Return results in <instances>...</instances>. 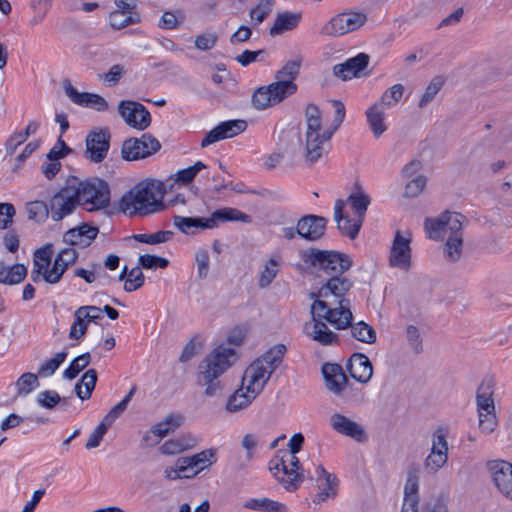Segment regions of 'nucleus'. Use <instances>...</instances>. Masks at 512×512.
<instances>
[{
    "label": "nucleus",
    "instance_id": "obj_1",
    "mask_svg": "<svg viewBox=\"0 0 512 512\" xmlns=\"http://www.w3.org/2000/svg\"><path fill=\"white\" fill-rule=\"evenodd\" d=\"M163 197V183L155 180L142 181L122 196L119 207L126 215L146 216L163 210Z\"/></svg>",
    "mask_w": 512,
    "mask_h": 512
},
{
    "label": "nucleus",
    "instance_id": "obj_2",
    "mask_svg": "<svg viewBox=\"0 0 512 512\" xmlns=\"http://www.w3.org/2000/svg\"><path fill=\"white\" fill-rule=\"evenodd\" d=\"M235 360L234 349L218 346L200 362L197 383L206 387L204 390L206 397H216L221 394L223 385L219 377Z\"/></svg>",
    "mask_w": 512,
    "mask_h": 512
},
{
    "label": "nucleus",
    "instance_id": "obj_3",
    "mask_svg": "<svg viewBox=\"0 0 512 512\" xmlns=\"http://www.w3.org/2000/svg\"><path fill=\"white\" fill-rule=\"evenodd\" d=\"M268 469L287 491H295L305 478V470L296 454L279 450L268 463Z\"/></svg>",
    "mask_w": 512,
    "mask_h": 512
},
{
    "label": "nucleus",
    "instance_id": "obj_4",
    "mask_svg": "<svg viewBox=\"0 0 512 512\" xmlns=\"http://www.w3.org/2000/svg\"><path fill=\"white\" fill-rule=\"evenodd\" d=\"M303 262L322 272L327 278L343 275L352 266L351 258L333 250L309 248L302 255Z\"/></svg>",
    "mask_w": 512,
    "mask_h": 512
},
{
    "label": "nucleus",
    "instance_id": "obj_5",
    "mask_svg": "<svg viewBox=\"0 0 512 512\" xmlns=\"http://www.w3.org/2000/svg\"><path fill=\"white\" fill-rule=\"evenodd\" d=\"M326 389L345 403L352 404L362 400L361 390L354 387L338 363H324L321 368Z\"/></svg>",
    "mask_w": 512,
    "mask_h": 512
},
{
    "label": "nucleus",
    "instance_id": "obj_6",
    "mask_svg": "<svg viewBox=\"0 0 512 512\" xmlns=\"http://www.w3.org/2000/svg\"><path fill=\"white\" fill-rule=\"evenodd\" d=\"M68 183L72 188V193L76 194L75 198L78 205L81 202L91 205L87 208L89 211L102 209L108 206L110 201V190L105 181L97 179L93 182H83L73 177L68 180Z\"/></svg>",
    "mask_w": 512,
    "mask_h": 512
},
{
    "label": "nucleus",
    "instance_id": "obj_7",
    "mask_svg": "<svg viewBox=\"0 0 512 512\" xmlns=\"http://www.w3.org/2000/svg\"><path fill=\"white\" fill-rule=\"evenodd\" d=\"M350 306V300H340L339 303H335L329 300L315 299L311 305V315L329 323L337 330H343L348 328L353 320Z\"/></svg>",
    "mask_w": 512,
    "mask_h": 512
},
{
    "label": "nucleus",
    "instance_id": "obj_8",
    "mask_svg": "<svg viewBox=\"0 0 512 512\" xmlns=\"http://www.w3.org/2000/svg\"><path fill=\"white\" fill-rule=\"evenodd\" d=\"M161 149L160 142L151 134L145 133L140 138H128L121 147V156L126 161L145 159Z\"/></svg>",
    "mask_w": 512,
    "mask_h": 512
},
{
    "label": "nucleus",
    "instance_id": "obj_9",
    "mask_svg": "<svg viewBox=\"0 0 512 512\" xmlns=\"http://www.w3.org/2000/svg\"><path fill=\"white\" fill-rule=\"evenodd\" d=\"M456 221L460 225V231H463L464 222L467 218L456 212L444 211L437 218H426L424 227L430 239L440 241L451 235L452 222Z\"/></svg>",
    "mask_w": 512,
    "mask_h": 512
},
{
    "label": "nucleus",
    "instance_id": "obj_10",
    "mask_svg": "<svg viewBox=\"0 0 512 512\" xmlns=\"http://www.w3.org/2000/svg\"><path fill=\"white\" fill-rule=\"evenodd\" d=\"M111 141L109 128H94L85 139V157L93 163H101L107 156Z\"/></svg>",
    "mask_w": 512,
    "mask_h": 512
},
{
    "label": "nucleus",
    "instance_id": "obj_11",
    "mask_svg": "<svg viewBox=\"0 0 512 512\" xmlns=\"http://www.w3.org/2000/svg\"><path fill=\"white\" fill-rule=\"evenodd\" d=\"M366 20V15L360 12L340 13L321 28V33L329 36L344 35L363 26Z\"/></svg>",
    "mask_w": 512,
    "mask_h": 512
},
{
    "label": "nucleus",
    "instance_id": "obj_12",
    "mask_svg": "<svg viewBox=\"0 0 512 512\" xmlns=\"http://www.w3.org/2000/svg\"><path fill=\"white\" fill-rule=\"evenodd\" d=\"M118 112L126 124L138 130H145L151 124V115L147 108L136 101L122 100Z\"/></svg>",
    "mask_w": 512,
    "mask_h": 512
},
{
    "label": "nucleus",
    "instance_id": "obj_13",
    "mask_svg": "<svg viewBox=\"0 0 512 512\" xmlns=\"http://www.w3.org/2000/svg\"><path fill=\"white\" fill-rule=\"evenodd\" d=\"M216 461V450L211 448L192 456L179 458L176 462V466L178 467V471L183 473V477L192 478Z\"/></svg>",
    "mask_w": 512,
    "mask_h": 512
},
{
    "label": "nucleus",
    "instance_id": "obj_14",
    "mask_svg": "<svg viewBox=\"0 0 512 512\" xmlns=\"http://www.w3.org/2000/svg\"><path fill=\"white\" fill-rule=\"evenodd\" d=\"M76 194L72 193L69 183L62 187L50 199L49 209L53 221H61L64 217L72 214L78 203L75 198Z\"/></svg>",
    "mask_w": 512,
    "mask_h": 512
},
{
    "label": "nucleus",
    "instance_id": "obj_15",
    "mask_svg": "<svg viewBox=\"0 0 512 512\" xmlns=\"http://www.w3.org/2000/svg\"><path fill=\"white\" fill-rule=\"evenodd\" d=\"M411 240L397 231L389 253V265L403 271H409L412 266Z\"/></svg>",
    "mask_w": 512,
    "mask_h": 512
},
{
    "label": "nucleus",
    "instance_id": "obj_16",
    "mask_svg": "<svg viewBox=\"0 0 512 512\" xmlns=\"http://www.w3.org/2000/svg\"><path fill=\"white\" fill-rule=\"evenodd\" d=\"M307 475L310 478H314V475H312L309 470H307ZM315 481L317 483L319 492L313 499L314 504H321L328 499H333L336 497L338 490V479L334 474L327 472L321 464L318 465L315 469Z\"/></svg>",
    "mask_w": 512,
    "mask_h": 512
},
{
    "label": "nucleus",
    "instance_id": "obj_17",
    "mask_svg": "<svg viewBox=\"0 0 512 512\" xmlns=\"http://www.w3.org/2000/svg\"><path fill=\"white\" fill-rule=\"evenodd\" d=\"M353 287V282L343 275L327 278L325 284H323L317 293H311V298L320 300H328L330 297L334 298L335 303H339L340 300H347L345 295Z\"/></svg>",
    "mask_w": 512,
    "mask_h": 512
},
{
    "label": "nucleus",
    "instance_id": "obj_18",
    "mask_svg": "<svg viewBox=\"0 0 512 512\" xmlns=\"http://www.w3.org/2000/svg\"><path fill=\"white\" fill-rule=\"evenodd\" d=\"M329 424L336 433L349 437L356 442L363 443L368 438L364 427L360 423L341 413H333L329 418Z\"/></svg>",
    "mask_w": 512,
    "mask_h": 512
},
{
    "label": "nucleus",
    "instance_id": "obj_19",
    "mask_svg": "<svg viewBox=\"0 0 512 512\" xmlns=\"http://www.w3.org/2000/svg\"><path fill=\"white\" fill-rule=\"evenodd\" d=\"M272 372L260 360H254L245 370L242 384L248 392L260 394L269 381Z\"/></svg>",
    "mask_w": 512,
    "mask_h": 512
},
{
    "label": "nucleus",
    "instance_id": "obj_20",
    "mask_svg": "<svg viewBox=\"0 0 512 512\" xmlns=\"http://www.w3.org/2000/svg\"><path fill=\"white\" fill-rule=\"evenodd\" d=\"M488 468L498 490L512 500V464L504 460H495L488 463Z\"/></svg>",
    "mask_w": 512,
    "mask_h": 512
},
{
    "label": "nucleus",
    "instance_id": "obj_21",
    "mask_svg": "<svg viewBox=\"0 0 512 512\" xmlns=\"http://www.w3.org/2000/svg\"><path fill=\"white\" fill-rule=\"evenodd\" d=\"M326 225L325 217L305 215L298 220V236L308 241H318L324 236Z\"/></svg>",
    "mask_w": 512,
    "mask_h": 512
},
{
    "label": "nucleus",
    "instance_id": "obj_22",
    "mask_svg": "<svg viewBox=\"0 0 512 512\" xmlns=\"http://www.w3.org/2000/svg\"><path fill=\"white\" fill-rule=\"evenodd\" d=\"M370 57L366 53H359L355 57L347 59L343 63L334 65L333 75L343 81L353 77H361V73L369 64Z\"/></svg>",
    "mask_w": 512,
    "mask_h": 512
},
{
    "label": "nucleus",
    "instance_id": "obj_23",
    "mask_svg": "<svg viewBox=\"0 0 512 512\" xmlns=\"http://www.w3.org/2000/svg\"><path fill=\"white\" fill-rule=\"evenodd\" d=\"M102 310L96 306H81L75 311V321L71 325L69 337L71 339H80L87 332V322L102 319Z\"/></svg>",
    "mask_w": 512,
    "mask_h": 512
},
{
    "label": "nucleus",
    "instance_id": "obj_24",
    "mask_svg": "<svg viewBox=\"0 0 512 512\" xmlns=\"http://www.w3.org/2000/svg\"><path fill=\"white\" fill-rule=\"evenodd\" d=\"M349 375L361 384H367L373 375V365L363 353H353L346 363Z\"/></svg>",
    "mask_w": 512,
    "mask_h": 512
},
{
    "label": "nucleus",
    "instance_id": "obj_25",
    "mask_svg": "<svg viewBox=\"0 0 512 512\" xmlns=\"http://www.w3.org/2000/svg\"><path fill=\"white\" fill-rule=\"evenodd\" d=\"M303 330L307 336L323 346L337 344L339 341L338 335L332 332L327 324L321 319H317L316 316H312V321L304 324Z\"/></svg>",
    "mask_w": 512,
    "mask_h": 512
},
{
    "label": "nucleus",
    "instance_id": "obj_26",
    "mask_svg": "<svg viewBox=\"0 0 512 512\" xmlns=\"http://www.w3.org/2000/svg\"><path fill=\"white\" fill-rule=\"evenodd\" d=\"M98 233L99 229L97 226L83 223L78 227L66 231L63 235V241L70 246L86 248L93 242Z\"/></svg>",
    "mask_w": 512,
    "mask_h": 512
},
{
    "label": "nucleus",
    "instance_id": "obj_27",
    "mask_svg": "<svg viewBox=\"0 0 512 512\" xmlns=\"http://www.w3.org/2000/svg\"><path fill=\"white\" fill-rule=\"evenodd\" d=\"M344 207L345 203L343 200H336L334 207V218L337 223V229L342 235L347 236L350 239H355L358 236L363 224L362 220L357 218L351 219L348 216H345L343 213Z\"/></svg>",
    "mask_w": 512,
    "mask_h": 512
},
{
    "label": "nucleus",
    "instance_id": "obj_28",
    "mask_svg": "<svg viewBox=\"0 0 512 512\" xmlns=\"http://www.w3.org/2000/svg\"><path fill=\"white\" fill-rule=\"evenodd\" d=\"M451 235H449L444 244L443 253L445 259L449 262H458L462 257L464 233L460 231L458 222L453 221Z\"/></svg>",
    "mask_w": 512,
    "mask_h": 512
},
{
    "label": "nucleus",
    "instance_id": "obj_29",
    "mask_svg": "<svg viewBox=\"0 0 512 512\" xmlns=\"http://www.w3.org/2000/svg\"><path fill=\"white\" fill-rule=\"evenodd\" d=\"M52 254L51 244H47L34 252L33 268L30 274L31 280L34 283L41 280L45 281L47 272L50 271Z\"/></svg>",
    "mask_w": 512,
    "mask_h": 512
},
{
    "label": "nucleus",
    "instance_id": "obj_30",
    "mask_svg": "<svg viewBox=\"0 0 512 512\" xmlns=\"http://www.w3.org/2000/svg\"><path fill=\"white\" fill-rule=\"evenodd\" d=\"M495 380L493 377H486L480 383L476 392V405L478 413L495 411L494 404Z\"/></svg>",
    "mask_w": 512,
    "mask_h": 512
},
{
    "label": "nucleus",
    "instance_id": "obj_31",
    "mask_svg": "<svg viewBox=\"0 0 512 512\" xmlns=\"http://www.w3.org/2000/svg\"><path fill=\"white\" fill-rule=\"evenodd\" d=\"M173 226L186 235H194L198 230L209 229L207 217L173 216Z\"/></svg>",
    "mask_w": 512,
    "mask_h": 512
},
{
    "label": "nucleus",
    "instance_id": "obj_32",
    "mask_svg": "<svg viewBox=\"0 0 512 512\" xmlns=\"http://www.w3.org/2000/svg\"><path fill=\"white\" fill-rule=\"evenodd\" d=\"M209 229L216 228L219 222H228V221H240L244 223H248L250 221V216L243 213L242 211L236 208H222L214 211L210 217H207Z\"/></svg>",
    "mask_w": 512,
    "mask_h": 512
},
{
    "label": "nucleus",
    "instance_id": "obj_33",
    "mask_svg": "<svg viewBox=\"0 0 512 512\" xmlns=\"http://www.w3.org/2000/svg\"><path fill=\"white\" fill-rule=\"evenodd\" d=\"M324 145L320 134L305 135L304 160L309 166L315 164L327 152Z\"/></svg>",
    "mask_w": 512,
    "mask_h": 512
},
{
    "label": "nucleus",
    "instance_id": "obj_34",
    "mask_svg": "<svg viewBox=\"0 0 512 512\" xmlns=\"http://www.w3.org/2000/svg\"><path fill=\"white\" fill-rule=\"evenodd\" d=\"M258 394L248 392L245 389V385L235 390L232 395L229 396L226 403V410L230 413H235L240 410L247 408L252 401L257 397Z\"/></svg>",
    "mask_w": 512,
    "mask_h": 512
},
{
    "label": "nucleus",
    "instance_id": "obj_35",
    "mask_svg": "<svg viewBox=\"0 0 512 512\" xmlns=\"http://www.w3.org/2000/svg\"><path fill=\"white\" fill-rule=\"evenodd\" d=\"M270 97L274 105L279 104L288 96L293 95L297 91V84L292 80H279L267 85Z\"/></svg>",
    "mask_w": 512,
    "mask_h": 512
},
{
    "label": "nucleus",
    "instance_id": "obj_36",
    "mask_svg": "<svg viewBox=\"0 0 512 512\" xmlns=\"http://www.w3.org/2000/svg\"><path fill=\"white\" fill-rule=\"evenodd\" d=\"M365 114L373 135L379 138L387 130L384 123L385 109L381 107V104L374 103L366 110Z\"/></svg>",
    "mask_w": 512,
    "mask_h": 512
},
{
    "label": "nucleus",
    "instance_id": "obj_37",
    "mask_svg": "<svg viewBox=\"0 0 512 512\" xmlns=\"http://www.w3.org/2000/svg\"><path fill=\"white\" fill-rule=\"evenodd\" d=\"M301 19V14L293 12L278 13L273 26L270 28V35L276 36L285 31L294 29Z\"/></svg>",
    "mask_w": 512,
    "mask_h": 512
},
{
    "label": "nucleus",
    "instance_id": "obj_38",
    "mask_svg": "<svg viewBox=\"0 0 512 512\" xmlns=\"http://www.w3.org/2000/svg\"><path fill=\"white\" fill-rule=\"evenodd\" d=\"M243 507L249 510L258 512H286L287 507L285 504L271 500L269 498H250L247 499Z\"/></svg>",
    "mask_w": 512,
    "mask_h": 512
},
{
    "label": "nucleus",
    "instance_id": "obj_39",
    "mask_svg": "<svg viewBox=\"0 0 512 512\" xmlns=\"http://www.w3.org/2000/svg\"><path fill=\"white\" fill-rule=\"evenodd\" d=\"M27 275V268L23 264H14L6 267L3 261H0V283L6 285H15L22 282Z\"/></svg>",
    "mask_w": 512,
    "mask_h": 512
},
{
    "label": "nucleus",
    "instance_id": "obj_40",
    "mask_svg": "<svg viewBox=\"0 0 512 512\" xmlns=\"http://www.w3.org/2000/svg\"><path fill=\"white\" fill-rule=\"evenodd\" d=\"M286 352L284 344H276L257 359L273 373L283 362Z\"/></svg>",
    "mask_w": 512,
    "mask_h": 512
},
{
    "label": "nucleus",
    "instance_id": "obj_41",
    "mask_svg": "<svg viewBox=\"0 0 512 512\" xmlns=\"http://www.w3.org/2000/svg\"><path fill=\"white\" fill-rule=\"evenodd\" d=\"M97 383V372L95 369L87 370L81 377L80 381L76 383L74 390L76 395L82 400H88Z\"/></svg>",
    "mask_w": 512,
    "mask_h": 512
},
{
    "label": "nucleus",
    "instance_id": "obj_42",
    "mask_svg": "<svg viewBox=\"0 0 512 512\" xmlns=\"http://www.w3.org/2000/svg\"><path fill=\"white\" fill-rule=\"evenodd\" d=\"M331 104L334 108V118L329 128L325 129L322 133L320 132L321 140L325 143L331 139L333 134L339 129L345 119V106L340 100L333 99Z\"/></svg>",
    "mask_w": 512,
    "mask_h": 512
},
{
    "label": "nucleus",
    "instance_id": "obj_43",
    "mask_svg": "<svg viewBox=\"0 0 512 512\" xmlns=\"http://www.w3.org/2000/svg\"><path fill=\"white\" fill-rule=\"evenodd\" d=\"M351 335L354 339L366 343L373 344L376 342L377 334L375 329L364 321L352 323L348 325Z\"/></svg>",
    "mask_w": 512,
    "mask_h": 512
},
{
    "label": "nucleus",
    "instance_id": "obj_44",
    "mask_svg": "<svg viewBox=\"0 0 512 512\" xmlns=\"http://www.w3.org/2000/svg\"><path fill=\"white\" fill-rule=\"evenodd\" d=\"M306 133L305 135L320 134L322 128L321 111L313 103H309L305 108Z\"/></svg>",
    "mask_w": 512,
    "mask_h": 512
},
{
    "label": "nucleus",
    "instance_id": "obj_45",
    "mask_svg": "<svg viewBox=\"0 0 512 512\" xmlns=\"http://www.w3.org/2000/svg\"><path fill=\"white\" fill-rule=\"evenodd\" d=\"M419 476L418 470H411L408 474L407 481L404 486V501L408 502V505L419 504Z\"/></svg>",
    "mask_w": 512,
    "mask_h": 512
},
{
    "label": "nucleus",
    "instance_id": "obj_46",
    "mask_svg": "<svg viewBox=\"0 0 512 512\" xmlns=\"http://www.w3.org/2000/svg\"><path fill=\"white\" fill-rule=\"evenodd\" d=\"M26 211L29 220L36 223H43L49 216L50 209L44 201L35 200L26 204Z\"/></svg>",
    "mask_w": 512,
    "mask_h": 512
},
{
    "label": "nucleus",
    "instance_id": "obj_47",
    "mask_svg": "<svg viewBox=\"0 0 512 512\" xmlns=\"http://www.w3.org/2000/svg\"><path fill=\"white\" fill-rule=\"evenodd\" d=\"M348 201L351 205V208L354 210L356 214V218L361 219L363 222L366 215V211L371 201L370 197L359 190L357 192L352 193L348 197Z\"/></svg>",
    "mask_w": 512,
    "mask_h": 512
},
{
    "label": "nucleus",
    "instance_id": "obj_48",
    "mask_svg": "<svg viewBox=\"0 0 512 512\" xmlns=\"http://www.w3.org/2000/svg\"><path fill=\"white\" fill-rule=\"evenodd\" d=\"M448 461V453L444 451H430L424 460V470L428 474L437 473Z\"/></svg>",
    "mask_w": 512,
    "mask_h": 512
},
{
    "label": "nucleus",
    "instance_id": "obj_49",
    "mask_svg": "<svg viewBox=\"0 0 512 512\" xmlns=\"http://www.w3.org/2000/svg\"><path fill=\"white\" fill-rule=\"evenodd\" d=\"M91 362V355L89 352L83 353L74 358L70 365L64 370L63 377L73 380L77 375L84 370Z\"/></svg>",
    "mask_w": 512,
    "mask_h": 512
},
{
    "label": "nucleus",
    "instance_id": "obj_50",
    "mask_svg": "<svg viewBox=\"0 0 512 512\" xmlns=\"http://www.w3.org/2000/svg\"><path fill=\"white\" fill-rule=\"evenodd\" d=\"M174 236V232L171 230H160L151 234H136L133 235V239L140 243L149 245H156L160 243L169 242Z\"/></svg>",
    "mask_w": 512,
    "mask_h": 512
},
{
    "label": "nucleus",
    "instance_id": "obj_51",
    "mask_svg": "<svg viewBox=\"0 0 512 512\" xmlns=\"http://www.w3.org/2000/svg\"><path fill=\"white\" fill-rule=\"evenodd\" d=\"M135 392L136 387L133 386L126 394V396L109 410L102 421L110 427L113 422L126 410Z\"/></svg>",
    "mask_w": 512,
    "mask_h": 512
},
{
    "label": "nucleus",
    "instance_id": "obj_52",
    "mask_svg": "<svg viewBox=\"0 0 512 512\" xmlns=\"http://www.w3.org/2000/svg\"><path fill=\"white\" fill-rule=\"evenodd\" d=\"M63 87H64L66 95L69 97V99L73 103H75V104H77L79 106H83V107H88L90 105L91 98L93 97L94 93L79 92L71 84V82L69 80H65L63 82Z\"/></svg>",
    "mask_w": 512,
    "mask_h": 512
},
{
    "label": "nucleus",
    "instance_id": "obj_53",
    "mask_svg": "<svg viewBox=\"0 0 512 512\" xmlns=\"http://www.w3.org/2000/svg\"><path fill=\"white\" fill-rule=\"evenodd\" d=\"M403 92L404 86L402 84H395L388 88L375 104H381V107L384 109L394 107L402 98Z\"/></svg>",
    "mask_w": 512,
    "mask_h": 512
},
{
    "label": "nucleus",
    "instance_id": "obj_54",
    "mask_svg": "<svg viewBox=\"0 0 512 512\" xmlns=\"http://www.w3.org/2000/svg\"><path fill=\"white\" fill-rule=\"evenodd\" d=\"M301 63L302 58L300 56L287 61L284 66L277 71L275 78L279 80H292L294 82L299 74Z\"/></svg>",
    "mask_w": 512,
    "mask_h": 512
},
{
    "label": "nucleus",
    "instance_id": "obj_55",
    "mask_svg": "<svg viewBox=\"0 0 512 512\" xmlns=\"http://www.w3.org/2000/svg\"><path fill=\"white\" fill-rule=\"evenodd\" d=\"M138 13H123V12H111L109 16V22L113 29L120 30L130 24L139 22Z\"/></svg>",
    "mask_w": 512,
    "mask_h": 512
},
{
    "label": "nucleus",
    "instance_id": "obj_56",
    "mask_svg": "<svg viewBox=\"0 0 512 512\" xmlns=\"http://www.w3.org/2000/svg\"><path fill=\"white\" fill-rule=\"evenodd\" d=\"M67 357L66 351H61L55 354V356L45 361L38 369V375L41 377H49L53 375L59 366L65 361Z\"/></svg>",
    "mask_w": 512,
    "mask_h": 512
},
{
    "label": "nucleus",
    "instance_id": "obj_57",
    "mask_svg": "<svg viewBox=\"0 0 512 512\" xmlns=\"http://www.w3.org/2000/svg\"><path fill=\"white\" fill-rule=\"evenodd\" d=\"M278 267V262L275 259L270 258L269 261L265 264L264 269L260 273L258 281V285L260 288H266L272 283V281L278 274Z\"/></svg>",
    "mask_w": 512,
    "mask_h": 512
},
{
    "label": "nucleus",
    "instance_id": "obj_58",
    "mask_svg": "<svg viewBox=\"0 0 512 512\" xmlns=\"http://www.w3.org/2000/svg\"><path fill=\"white\" fill-rule=\"evenodd\" d=\"M39 385L38 377L31 372L23 373L16 381L17 394L27 395L31 392L33 387Z\"/></svg>",
    "mask_w": 512,
    "mask_h": 512
},
{
    "label": "nucleus",
    "instance_id": "obj_59",
    "mask_svg": "<svg viewBox=\"0 0 512 512\" xmlns=\"http://www.w3.org/2000/svg\"><path fill=\"white\" fill-rule=\"evenodd\" d=\"M144 280L145 277L141 271V266H136L129 271L124 284V290L126 292L136 291L144 285Z\"/></svg>",
    "mask_w": 512,
    "mask_h": 512
},
{
    "label": "nucleus",
    "instance_id": "obj_60",
    "mask_svg": "<svg viewBox=\"0 0 512 512\" xmlns=\"http://www.w3.org/2000/svg\"><path fill=\"white\" fill-rule=\"evenodd\" d=\"M252 106L257 110H264L268 107L274 106L270 97L269 90L266 86L257 88L252 95Z\"/></svg>",
    "mask_w": 512,
    "mask_h": 512
},
{
    "label": "nucleus",
    "instance_id": "obj_61",
    "mask_svg": "<svg viewBox=\"0 0 512 512\" xmlns=\"http://www.w3.org/2000/svg\"><path fill=\"white\" fill-rule=\"evenodd\" d=\"M219 125L225 139L235 137L247 128V122L240 119L223 121Z\"/></svg>",
    "mask_w": 512,
    "mask_h": 512
},
{
    "label": "nucleus",
    "instance_id": "obj_62",
    "mask_svg": "<svg viewBox=\"0 0 512 512\" xmlns=\"http://www.w3.org/2000/svg\"><path fill=\"white\" fill-rule=\"evenodd\" d=\"M138 263L143 269H165L169 265L168 259L152 254L140 255Z\"/></svg>",
    "mask_w": 512,
    "mask_h": 512
},
{
    "label": "nucleus",
    "instance_id": "obj_63",
    "mask_svg": "<svg viewBox=\"0 0 512 512\" xmlns=\"http://www.w3.org/2000/svg\"><path fill=\"white\" fill-rule=\"evenodd\" d=\"M69 264L66 263L65 260H58V257L54 259L53 265L50 268V271L47 272L45 277V282L48 284H56L58 283L64 272L69 268Z\"/></svg>",
    "mask_w": 512,
    "mask_h": 512
},
{
    "label": "nucleus",
    "instance_id": "obj_64",
    "mask_svg": "<svg viewBox=\"0 0 512 512\" xmlns=\"http://www.w3.org/2000/svg\"><path fill=\"white\" fill-rule=\"evenodd\" d=\"M444 81L441 77H434L429 85L426 87L425 92L423 93L420 101H419V107L423 108L425 107L429 102H431L434 97L437 95V93L440 91L441 87L443 86Z\"/></svg>",
    "mask_w": 512,
    "mask_h": 512
}]
</instances>
